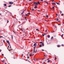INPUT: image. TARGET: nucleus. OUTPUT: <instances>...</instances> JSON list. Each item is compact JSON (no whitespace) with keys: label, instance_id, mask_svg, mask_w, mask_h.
I'll return each instance as SVG.
<instances>
[{"label":"nucleus","instance_id":"f257e3e1","mask_svg":"<svg viewBox=\"0 0 64 64\" xmlns=\"http://www.w3.org/2000/svg\"><path fill=\"white\" fill-rule=\"evenodd\" d=\"M37 45V44H36V42L35 44H34V46H35V47L34 48V50L33 51V52L34 53H35V47Z\"/></svg>","mask_w":64,"mask_h":64},{"label":"nucleus","instance_id":"f03ea898","mask_svg":"<svg viewBox=\"0 0 64 64\" xmlns=\"http://www.w3.org/2000/svg\"><path fill=\"white\" fill-rule=\"evenodd\" d=\"M34 4H36V5H38V4H40V2H38V3H37L35 2L34 3Z\"/></svg>","mask_w":64,"mask_h":64},{"label":"nucleus","instance_id":"7ed1b4c3","mask_svg":"<svg viewBox=\"0 0 64 64\" xmlns=\"http://www.w3.org/2000/svg\"><path fill=\"white\" fill-rule=\"evenodd\" d=\"M9 3L10 4H11V5H12V4H13V2H10Z\"/></svg>","mask_w":64,"mask_h":64},{"label":"nucleus","instance_id":"20e7f679","mask_svg":"<svg viewBox=\"0 0 64 64\" xmlns=\"http://www.w3.org/2000/svg\"><path fill=\"white\" fill-rule=\"evenodd\" d=\"M6 42L7 43H8V44L9 45H10V43H9V40L8 41H6Z\"/></svg>","mask_w":64,"mask_h":64},{"label":"nucleus","instance_id":"39448f33","mask_svg":"<svg viewBox=\"0 0 64 64\" xmlns=\"http://www.w3.org/2000/svg\"><path fill=\"white\" fill-rule=\"evenodd\" d=\"M35 4V7L34 8H37V5H36V4Z\"/></svg>","mask_w":64,"mask_h":64},{"label":"nucleus","instance_id":"423d86ee","mask_svg":"<svg viewBox=\"0 0 64 64\" xmlns=\"http://www.w3.org/2000/svg\"><path fill=\"white\" fill-rule=\"evenodd\" d=\"M52 5H56V4H55V2H52Z\"/></svg>","mask_w":64,"mask_h":64},{"label":"nucleus","instance_id":"0eeeda50","mask_svg":"<svg viewBox=\"0 0 64 64\" xmlns=\"http://www.w3.org/2000/svg\"><path fill=\"white\" fill-rule=\"evenodd\" d=\"M56 4H57L58 5H60V3H59L58 2V3L56 2Z\"/></svg>","mask_w":64,"mask_h":64},{"label":"nucleus","instance_id":"6e6552de","mask_svg":"<svg viewBox=\"0 0 64 64\" xmlns=\"http://www.w3.org/2000/svg\"><path fill=\"white\" fill-rule=\"evenodd\" d=\"M40 47H42V45L41 44H40V45H39Z\"/></svg>","mask_w":64,"mask_h":64},{"label":"nucleus","instance_id":"1a4fd4ad","mask_svg":"<svg viewBox=\"0 0 64 64\" xmlns=\"http://www.w3.org/2000/svg\"><path fill=\"white\" fill-rule=\"evenodd\" d=\"M60 45H57V47H60Z\"/></svg>","mask_w":64,"mask_h":64},{"label":"nucleus","instance_id":"9d476101","mask_svg":"<svg viewBox=\"0 0 64 64\" xmlns=\"http://www.w3.org/2000/svg\"><path fill=\"white\" fill-rule=\"evenodd\" d=\"M50 35H48V38H50Z\"/></svg>","mask_w":64,"mask_h":64},{"label":"nucleus","instance_id":"9b49d317","mask_svg":"<svg viewBox=\"0 0 64 64\" xmlns=\"http://www.w3.org/2000/svg\"><path fill=\"white\" fill-rule=\"evenodd\" d=\"M7 4H4V6H5V7L6 6V5Z\"/></svg>","mask_w":64,"mask_h":64},{"label":"nucleus","instance_id":"f8f14e48","mask_svg":"<svg viewBox=\"0 0 64 64\" xmlns=\"http://www.w3.org/2000/svg\"><path fill=\"white\" fill-rule=\"evenodd\" d=\"M42 46H44V44L43 43H42Z\"/></svg>","mask_w":64,"mask_h":64},{"label":"nucleus","instance_id":"ddd939ff","mask_svg":"<svg viewBox=\"0 0 64 64\" xmlns=\"http://www.w3.org/2000/svg\"><path fill=\"white\" fill-rule=\"evenodd\" d=\"M53 39V37L52 36L51 38V39L52 40V39Z\"/></svg>","mask_w":64,"mask_h":64},{"label":"nucleus","instance_id":"4468645a","mask_svg":"<svg viewBox=\"0 0 64 64\" xmlns=\"http://www.w3.org/2000/svg\"><path fill=\"white\" fill-rule=\"evenodd\" d=\"M46 16V17H47V18H48V17H49V16H48V15Z\"/></svg>","mask_w":64,"mask_h":64},{"label":"nucleus","instance_id":"2eb2a0df","mask_svg":"<svg viewBox=\"0 0 64 64\" xmlns=\"http://www.w3.org/2000/svg\"><path fill=\"white\" fill-rule=\"evenodd\" d=\"M60 14H61V13H62V11H61V10H60Z\"/></svg>","mask_w":64,"mask_h":64},{"label":"nucleus","instance_id":"dca6fc26","mask_svg":"<svg viewBox=\"0 0 64 64\" xmlns=\"http://www.w3.org/2000/svg\"><path fill=\"white\" fill-rule=\"evenodd\" d=\"M51 61V60H49L48 61V62H50Z\"/></svg>","mask_w":64,"mask_h":64},{"label":"nucleus","instance_id":"f3484780","mask_svg":"<svg viewBox=\"0 0 64 64\" xmlns=\"http://www.w3.org/2000/svg\"><path fill=\"white\" fill-rule=\"evenodd\" d=\"M63 34H62L61 36V37L62 38L63 37Z\"/></svg>","mask_w":64,"mask_h":64},{"label":"nucleus","instance_id":"a211bd4d","mask_svg":"<svg viewBox=\"0 0 64 64\" xmlns=\"http://www.w3.org/2000/svg\"><path fill=\"white\" fill-rule=\"evenodd\" d=\"M32 10V11H34V10L33 9Z\"/></svg>","mask_w":64,"mask_h":64},{"label":"nucleus","instance_id":"6ab92c4d","mask_svg":"<svg viewBox=\"0 0 64 64\" xmlns=\"http://www.w3.org/2000/svg\"><path fill=\"white\" fill-rule=\"evenodd\" d=\"M24 11H25V10H24L23 11V12H22V13H24Z\"/></svg>","mask_w":64,"mask_h":64},{"label":"nucleus","instance_id":"aec40b11","mask_svg":"<svg viewBox=\"0 0 64 64\" xmlns=\"http://www.w3.org/2000/svg\"><path fill=\"white\" fill-rule=\"evenodd\" d=\"M57 59V58H56V57H55V58L54 59V60H56V59Z\"/></svg>","mask_w":64,"mask_h":64},{"label":"nucleus","instance_id":"412c9836","mask_svg":"<svg viewBox=\"0 0 64 64\" xmlns=\"http://www.w3.org/2000/svg\"><path fill=\"white\" fill-rule=\"evenodd\" d=\"M26 18H27V17H25V20H27V19H26Z\"/></svg>","mask_w":64,"mask_h":64},{"label":"nucleus","instance_id":"4be33fe9","mask_svg":"<svg viewBox=\"0 0 64 64\" xmlns=\"http://www.w3.org/2000/svg\"><path fill=\"white\" fill-rule=\"evenodd\" d=\"M11 6L10 5V6H8V7H11Z\"/></svg>","mask_w":64,"mask_h":64},{"label":"nucleus","instance_id":"5701e85b","mask_svg":"<svg viewBox=\"0 0 64 64\" xmlns=\"http://www.w3.org/2000/svg\"><path fill=\"white\" fill-rule=\"evenodd\" d=\"M33 60H34V61H36V60H35V59L34 58L33 59Z\"/></svg>","mask_w":64,"mask_h":64},{"label":"nucleus","instance_id":"b1692460","mask_svg":"<svg viewBox=\"0 0 64 64\" xmlns=\"http://www.w3.org/2000/svg\"><path fill=\"white\" fill-rule=\"evenodd\" d=\"M8 22H9V20H7V23H8Z\"/></svg>","mask_w":64,"mask_h":64},{"label":"nucleus","instance_id":"393cba45","mask_svg":"<svg viewBox=\"0 0 64 64\" xmlns=\"http://www.w3.org/2000/svg\"><path fill=\"white\" fill-rule=\"evenodd\" d=\"M63 15H64V14H62V16H63Z\"/></svg>","mask_w":64,"mask_h":64},{"label":"nucleus","instance_id":"a878e982","mask_svg":"<svg viewBox=\"0 0 64 64\" xmlns=\"http://www.w3.org/2000/svg\"><path fill=\"white\" fill-rule=\"evenodd\" d=\"M25 15L26 16H28V15H27V14H25Z\"/></svg>","mask_w":64,"mask_h":64},{"label":"nucleus","instance_id":"bb28decb","mask_svg":"<svg viewBox=\"0 0 64 64\" xmlns=\"http://www.w3.org/2000/svg\"><path fill=\"white\" fill-rule=\"evenodd\" d=\"M4 60H2V62H4Z\"/></svg>","mask_w":64,"mask_h":64},{"label":"nucleus","instance_id":"cd10ccee","mask_svg":"<svg viewBox=\"0 0 64 64\" xmlns=\"http://www.w3.org/2000/svg\"><path fill=\"white\" fill-rule=\"evenodd\" d=\"M36 52H37V49H36V52H35V53H36Z\"/></svg>","mask_w":64,"mask_h":64},{"label":"nucleus","instance_id":"c85d7f7f","mask_svg":"<svg viewBox=\"0 0 64 64\" xmlns=\"http://www.w3.org/2000/svg\"><path fill=\"white\" fill-rule=\"evenodd\" d=\"M13 32H14L15 34H16V33H15V32H14V31H13Z\"/></svg>","mask_w":64,"mask_h":64},{"label":"nucleus","instance_id":"c756f323","mask_svg":"<svg viewBox=\"0 0 64 64\" xmlns=\"http://www.w3.org/2000/svg\"><path fill=\"white\" fill-rule=\"evenodd\" d=\"M12 39H13V36H12Z\"/></svg>","mask_w":64,"mask_h":64},{"label":"nucleus","instance_id":"7c9ffc66","mask_svg":"<svg viewBox=\"0 0 64 64\" xmlns=\"http://www.w3.org/2000/svg\"><path fill=\"white\" fill-rule=\"evenodd\" d=\"M42 35L43 36H44V35L43 34H42Z\"/></svg>","mask_w":64,"mask_h":64},{"label":"nucleus","instance_id":"2f4dec72","mask_svg":"<svg viewBox=\"0 0 64 64\" xmlns=\"http://www.w3.org/2000/svg\"><path fill=\"white\" fill-rule=\"evenodd\" d=\"M3 41V42H4V43H5V41H4V40Z\"/></svg>","mask_w":64,"mask_h":64},{"label":"nucleus","instance_id":"473e14b6","mask_svg":"<svg viewBox=\"0 0 64 64\" xmlns=\"http://www.w3.org/2000/svg\"><path fill=\"white\" fill-rule=\"evenodd\" d=\"M47 30H46V31H45V32H47Z\"/></svg>","mask_w":64,"mask_h":64},{"label":"nucleus","instance_id":"72a5a7b5","mask_svg":"<svg viewBox=\"0 0 64 64\" xmlns=\"http://www.w3.org/2000/svg\"><path fill=\"white\" fill-rule=\"evenodd\" d=\"M62 46H64V44H62Z\"/></svg>","mask_w":64,"mask_h":64},{"label":"nucleus","instance_id":"f704fd0d","mask_svg":"<svg viewBox=\"0 0 64 64\" xmlns=\"http://www.w3.org/2000/svg\"><path fill=\"white\" fill-rule=\"evenodd\" d=\"M1 37H3V36H0V38H1Z\"/></svg>","mask_w":64,"mask_h":64},{"label":"nucleus","instance_id":"c9c22d12","mask_svg":"<svg viewBox=\"0 0 64 64\" xmlns=\"http://www.w3.org/2000/svg\"><path fill=\"white\" fill-rule=\"evenodd\" d=\"M47 35V34H44V35Z\"/></svg>","mask_w":64,"mask_h":64},{"label":"nucleus","instance_id":"e433bc0d","mask_svg":"<svg viewBox=\"0 0 64 64\" xmlns=\"http://www.w3.org/2000/svg\"><path fill=\"white\" fill-rule=\"evenodd\" d=\"M56 20H59V19L58 18H57L56 19Z\"/></svg>","mask_w":64,"mask_h":64},{"label":"nucleus","instance_id":"4c0bfd02","mask_svg":"<svg viewBox=\"0 0 64 64\" xmlns=\"http://www.w3.org/2000/svg\"><path fill=\"white\" fill-rule=\"evenodd\" d=\"M52 9H54V7L53 6L52 7Z\"/></svg>","mask_w":64,"mask_h":64},{"label":"nucleus","instance_id":"58836bf2","mask_svg":"<svg viewBox=\"0 0 64 64\" xmlns=\"http://www.w3.org/2000/svg\"><path fill=\"white\" fill-rule=\"evenodd\" d=\"M28 14H30V13H28Z\"/></svg>","mask_w":64,"mask_h":64},{"label":"nucleus","instance_id":"ea45409f","mask_svg":"<svg viewBox=\"0 0 64 64\" xmlns=\"http://www.w3.org/2000/svg\"><path fill=\"white\" fill-rule=\"evenodd\" d=\"M41 1H42V2H43V0H41Z\"/></svg>","mask_w":64,"mask_h":64},{"label":"nucleus","instance_id":"a19ab883","mask_svg":"<svg viewBox=\"0 0 64 64\" xmlns=\"http://www.w3.org/2000/svg\"><path fill=\"white\" fill-rule=\"evenodd\" d=\"M38 12H40V10H38Z\"/></svg>","mask_w":64,"mask_h":64},{"label":"nucleus","instance_id":"79ce46f5","mask_svg":"<svg viewBox=\"0 0 64 64\" xmlns=\"http://www.w3.org/2000/svg\"><path fill=\"white\" fill-rule=\"evenodd\" d=\"M56 14V16H58V14Z\"/></svg>","mask_w":64,"mask_h":64},{"label":"nucleus","instance_id":"37998d69","mask_svg":"<svg viewBox=\"0 0 64 64\" xmlns=\"http://www.w3.org/2000/svg\"><path fill=\"white\" fill-rule=\"evenodd\" d=\"M31 56H32V55H30L29 56H30V57H31Z\"/></svg>","mask_w":64,"mask_h":64},{"label":"nucleus","instance_id":"c03bdc74","mask_svg":"<svg viewBox=\"0 0 64 64\" xmlns=\"http://www.w3.org/2000/svg\"><path fill=\"white\" fill-rule=\"evenodd\" d=\"M24 13H23V12H22L21 14H24Z\"/></svg>","mask_w":64,"mask_h":64},{"label":"nucleus","instance_id":"a18cd8bd","mask_svg":"<svg viewBox=\"0 0 64 64\" xmlns=\"http://www.w3.org/2000/svg\"><path fill=\"white\" fill-rule=\"evenodd\" d=\"M42 51H44V50H42Z\"/></svg>","mask_w":64,"mask_h":64},{"label":"nucleus","instance_id":"49530a36","mask_svg":"<svg viewBox=\"0 0 64 64\" xmlns=\"http://www.w3.org/2000/svg\"><path fill=\"white\" fill-rule=\"evenodd\" d=\"M2 51V50H0V52H1V51Z\"/></svg>","mask_w":64,"mask_h":64},{"label":"nucleus","instance_id":"de8ad7c7","mask_svg":"<svg viewBox=\"0 0 64 64\" xmlns=\"http://www.w3.org/2000/svg\"><path fill=\"white\" fill-rule=\"evenodd\" d=\"M28 58H29V56H28Z\"/></svg>","mask_w":64,"mask_h":64},{"label":"nucleus","instance_id":"09e8293b","mask_svg":"<svg viewBox=\"0 0 64 64\" xmlns=\"http://www.w3.org/2000/svg\"><path fill=\"white\" fill-rule=\"evenodd\" d=\"M56 21H58V22H60V21L58 20H56Z\"/></svg>","mask_w":64,"mask_h":64},{"label":"nucleus","instance_id":"8fccbe9b","mask_svg":"<svg viewBox=\"0 0 64 64\" xmlns=\"http://www.w3.org/2000/svg\"><path fill=\"white\" fill-rule=\"evenodd\" d=\"M36 30H38V29H36Z\"/></svg>","mask_w":64,"mask_h":64},{"label":"nucleus","instance_id":"3c124183","mask_svg":"<svg viewBox=\"0 0 64 64\" xmlns=\"http://www.w3.org/2000/svg\"><path fill=\"white\" fill-rule=\"evenodd\" d=\"M2 56H4V54H2Z\"/></svg>","mask_w":64,"mask_h":64},{"label":"nucleus","instance_id":"603ef678","mask_svg":"<svg viewBox=\"0 0 64 64\" xmlns=\"http://www.w3.org/2000/svg\"><path fill=\"white\" fill-rule=\"evenodd\" d=\"M58 25H61V24H58Z\"/></svg>","mask_w":64,"mask_h":64},{"label":"nucleus","instance_id":"864d4df0","mask_svg":"<svg viewBox=\"0 0 64 64\" xmlns=\"http://www.w3.org/2000/svg\"><path fill=\"white\" fill-rule=\"evenodd\" d=\"M22 31H23V29H22Z\"/></svg>","mask_w":64,"mask_h":64},{"label":"nucleus","instance_id":"5fc2aeb1","mask_svg":"<svg viewBox=\"0 0 64 64\" xmlns=\"http://www.w3.org/2000/svg\"><path fill=\"white\" fill-rule=\"evenodd\" d=\"M42 43V42H40V43Z\"/></svg>","mask_w":64,"mask_h":64},{"label":"nucleus","instance_id":"6e6d98bb","mask_svg":"<svg viewBox=\"0 0 64 64\" xmlns=\"http://www.w3.org/2000/svg\"><path fill=\"white\" fill-rule=\"evenodd\" d=\"M46 3H47V4H48V2H46Z\"/></svg>","mask_w":64,"mask_h":64},{"label":"nucleus","instance_id":"4d7b16f0","mask_svg":"<svg viewBox=\"0 0 64 64\" xmlns=\"http://www.w3.org/2000/svg\"><path fill=\"white\" fill-rule=\"evenodd\" d=\"M11 46H10V48H11Z\"/></svg>","mask_w":64,"mask_h":64},{"label":"nucleus","instance_id":"13d9d810","mask_svg":"<svg viewBox=\"0 0 64 64\" xmlns=\"http://www.w3.org/2000/svg\"><path fill=\"white\" fill-rule=\"evenodd\" d=\"M55 32V31H54L52 32Z\"/></svg>","mask_w":64,"mask_h":64},{"label":"nucleus","instance_id":"bf43d9fd","mask_svg":"<svg viewBox=\"0 0 64 64\" xmlns=\"http://www.w3.org/2000/svg\"><path fill=\"white\" fill-rule=\"evenodd\" d=\"M45 63V62H44L43 63Z\"/></svg>","mask_w":64,"mask_h":64},{"label":"nucleus","instance_id":"052dcab7","mask_svg":"<svg viewBox=\"0 0 64 64\" xmlns=\"http://www.w3.org/2000/svg\"><path fill=\"white\" fill-rule=\"evenodd\" d=\"M44 56H45V55H44Z\"/></svg>","mask_w":64,"mask_h":64},{"label":"nucleus","instance_id":"680f3d73","mask_svg":"<svg viewBox=\"0 0 64 64\" xmlns=\"http://www.w3.org/2000/svg\"><path fill=\"white\" fill-rule=\"evenodd\" d=\"M22 56H23V54L22 55Z\"/></svg>","mask_w":64,"mask_h":64},{"label":"nucleus","instance_id":"e2e57ef3","mask_svg":"<svg viewBox=\"0 0 64 64\" xmlns=\"http://www.w3.org/2000/svg\"><path fill=\"white\" fill-rule=\"evenodd\" d=\"M42 60H44V59H42Z\"/></svg>","mask_w":64,"mask_h":64},{"label":"nucleus","instance_id":"0e129e2a","mask_svg":"<svg viewBox=\"0 0 64 64\" xmlns=\"http://www.w3.org/2000/svg\"><path fill=\"white\" fill-rule=\"evenodd\" d=\"M9 46H8V48H9Z\"/></svg>","mask_w":64,"mask_h":64},{"label":"nucleus","instance_id":"69168bd1","mask_svg":"<svg viewBox=\"0 0 64 64\" xmlns=\"http://www.w3.org/2000/svg\"><path fill=\"white\" fill-rule=\"evenodd\" d=\"M0 15H1V14H0Z\"/></svg>","mask_w":64,"mask_h":64},{"label":"nucleus","instance_id":"338daca9","mask_svg":"<svg viewBox=\"0 0 64 64\" xmlns=\"http://www.w3.org/2000/svg\"><path fill=\"white\" fill-rule=\"evenodd\" d=\"M4 64H7L6 63H5Z\"/></svg>","mask_w":64,"mask_h":64},{"label":"nucleus","instance_id":"774afa93","mask_svg":"<svg viewBox=\"0 0 64 64\" xmlns=\"http://www.w3.org/2000/svg\"><path fill=\"white\" fill-rule=\"evenodd\" d=\"M46 60H45V61H46Z\"/></svg>","mask_w":64,"mask_h":64}]
</instances>
